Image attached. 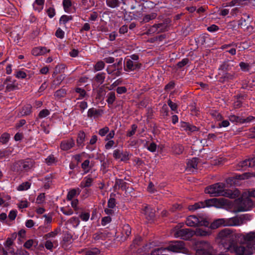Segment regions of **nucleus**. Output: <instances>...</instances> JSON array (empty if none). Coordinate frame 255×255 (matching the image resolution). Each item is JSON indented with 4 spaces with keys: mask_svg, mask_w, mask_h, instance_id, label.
Masks as SVG:
<instances>
[{
    "mask_svg": "<svg viewBox=\"0 0 255 255\" xmlns=\"http://www.w3.org/2000/svg\"><path fill=\"white\" fill-rule=\"evenodd\" d=\"M222 245L226 249L236 239V237L229 229H225L220 231L218 235Z\"/></svg>",
    "mask_w": 255,
    "mask_h": 255,
    "instance_id": "obj_3",
    "label": "nucleus"
},
{
    "mask_svg": "<svg viewBox=\"0 0 255 255\" xmlns=\"http://www.w3.org/2000/svg\"><path fill=\"white\" fill-rule=\"evenodd\" d=\"M106 98V102L109 105H113L116 99L115 93L114 92H110L107 94Z\"/></svg>",
    "mask_w": 255,
    "mask_h": 255,
    "instance_id": "obj_35",
    "label": "nucleus"
},
{
    "mask_svg": "<svg viewBox=\"0 0 255 255\" xmlns=\"http://www.w3.org/2000/svg\"><path fill=\"white\" fill-rule=\"evenodd\" d=\"M50 114V112L47 109H43L41 110L39 114H38V117L40 119H42L46 117Z\"/></svg>",
    "mask_w": 255,
    "mask_h": 255,
    "instance_id": "obj_62",
    "label": "nucleus"
},
{
    "mask_svg": "<svg viewBox=\"0 0 255 255\" xmlns=\"http://www.w3.org/2000/svg\"><path fill=\"white\" fill-rule=\"evenodd\" d=\"M156 24H157V26L158 27L157 28V29L158 30L159 33L167 31V24H166L165 23H157Z\"/></svg>",
    "mask_w": 255,
    "mask_h": 255,
    "instance_id": "obj_56",
    "label": "nucleus"
},
{
    "mask_svg": "<svg viewBox=\"0 0 255 255\" xmlns=\"http://www.w3.org/2000/svg\"><path fill=\"white\" fill-rule=\"evenodd\" d=\"M75 92L79 94V97L78 98H77V100H81L83 99L86 95V91L82 88H76L75 89Z\"/></svg>",
    "mask_w": 255,
    "mask_h": 255,
    "instance_id": "obj_49",
    "label": "nucleus"
},
{
    "mask_svg": "<svg viewBox=\"0 0 255 255\" xmlns=\"http://www.w3.org/2000/svg\"><path fill=\"white\" fill-rule=\"evenodd\" d=\"M46 12L50 18H53L56 14L55 9L53 7H50L46 10Z\"/></svg>",
    "mask_w": 255,
    "mask_h": 255,
    "instance_id": "obj_57",
    "label": "nucleus"
},
{
    "mask_svg": "<svg viewBox=\"0 0 255 255\" xmlns=\"http://www.w3.org/2000/svg\"><path fill=\"white\" fill-rule=\"evenodd\" d=\"M62 4L64 11L66 12L69 13L70 12L71 7L72 6L71 0H63Z\"/></svg>",
    "mask_w": 255,
    "mask_h": 255,
    "instance_id": "obj_42",
    "label": "nucleus"
},
{
    "mask_svg": "<svg viewBox=\"0 0 255 255\" xmlns=\"http://www.w3.org/2000/svg\"><path fill=\"white\" fill-rule=\"evenodd\" d=\"M193 236L205 237L209 235V232L201 228H197L193 230Z\"/></svg>",
    "mask_w": 255,
    "mask_h": 255,
    "instance_id": "obj_36",
    "label": "nucleus"
},
{
    "mask_svg": "<svg viewBox=\"0 0 255 255\" xmlns=\"http://www.w3.org/2000/svg\"><path fill=\"white\" fill-rule=\"evenodd\" d=\"M141 63L138 61H133L131 59H125L124 70L127 72L133 71L140 68Z\"/></svg>",
    "mask_w": 255,
    "mask_h": 255,
    "instance_id": "obj_11",
    "label": "nucleus"
},
{
    "mask_svg": "<svg viewBox=\"0 0 255 255\" xmlns=\"http://www.w3.org/2000/svg\"><path fill=\"white\" fill-rule=\"evenodd\" d=\"M204 204L205 207H209L211 206H216L219 203H220V201L219 199L217 198H212L210 199H207L203 202Z\"/></svg>",
    "mask_w": 255,
    "mask_h": 255,
    "instance_id": "obj_27",
    "label": "nucleus"
},
{
    "mask_svg": "<svg viewBox=\"0 0 255 255\" xmlns=\"http://www.w3.org/2000/svg\"><path fill=\"white\" fill-rule=\"evenodd\" d=\"M16 237V235H12V238H7L6 241L5 242L4 245L5 247V248L7 249V250L8 251V253L9 252H14V250L11 248V246L12 245L13 243V240Z\"/></svg>",
    "mask_w": 255,
    "mask_h": 255,
    "instance_id": "obj_29",
    "label": "nucleus"
},
{
    "mask_svg": "<svg viewBox=\"0 0 255 255\" xmlns=\"http://www.w3.org/2000/svg\"><path fill=\"white\" fill-rule=\"evenodd\" d=\"M66 95V90L65 89H60L57 90L54 93V96L57 99L64 98Z\"/></svg>",
    "mask_w": 255,
    "mask_h": 255,
    "instance_id": "obj_48",
    "label": "nucleus"
},
{
    "mask_svg": "<svg viewBox=\"0 0 255 255\" xmlns=\"http://www.w3.org/2000/svg\"><path fill=\"white\" fill-rule=\"evenodd\" d=\"M81 192V190L79 188L72 189L70 190L67 194V200L71 201L77 195H79Z\"/></svg>",
    "mask_w": 255,
    "mask_h": 255,
    "instance_id": "obj_30",
    "label": "nucleus"
},
{
    "mask_svg": "<svg viewBox=\"0 0 255 255\" xmlns=\"http://www.w3.org/2000/svg\"><path fill=\"white\" fill-rule=\"evenodd\" d=\"M184 150V147L180 144L175 145L174 147V152L177 154H181Z\"/></svg>",
    "mask_w": 255,
    "mask_h": 255,
    "instance_id": "obj_60",
    "label": "nucleus"
},
{
    "mask_svg": "<svg viewBox=\"0 0 255 255\" xmlns=\"http://www.w3.org/2000/svg\"><path fill=\"white\" fill-rule=\"evenodd\" d=\"M237 77V75L235 72L231 71L230 73L225 72L223 74L222 76H221L219 78V82L221 83H224L225 82L229 81L230 80H233L235 79Z\"/></svg>",
    "mask_w": 255,
    "mask_h": 255,
    "instance_id": "obj_16",
    "label": "nucleus"
},
{
    "mask_svg": "<svg viewBox=\"0 0 255 255\" xmlns=\"http://www.w3.org/2000/svg\"><path fill=\"white\" fill-rule=\"evenodd\" d=\"M57 161L54 155L50 154L45 159V162L48 165H51Z\"/></svg>",
    "mask_w": 255,
    "mask_h": 255,
    "instance_id": "obj_52",
    "label": "nucleus"
},
{
    "mask_svg": "<svg viewBox=\"0 0 255 255\" xmlns=\"http://www.w3.org/2000/svg\"><path fill=\"white\" fill-rule=\"evenodd\" d=\"M164 248L165 251L169 252L180 253L185 249V244L183 241H172L167 247Z\"/></svg>",
    "mask_w": 255,
    "mask_h": 255,
    "instance_id": "obj_10",
    "label": "nucleus"
},
{
    "mask_svg": "<svg viewBox=\"0 0 255 255\" xmlns=\"http://www.w3.org/2000/svg\"><path fill=\"white\" fill-rule=\"evenodd\" d=\"M94 181V179L90 175H88L84 178L80 182V187L81 188H85L91 187Z\"/></svg>",
    "mask_w": 255,
    "mask_h": 255,
    "instance_id": "obj_19",
    "label": "nucleus"
},
{
    "mask_svg": "<svg viewBox=\"0 0 255 255\" xmlns=\"http://www.w3.org/2000/svg\"><path fill=\"white\" fill-rule=\"evenodd\" d=\"M86 138V134L83 130L80 131L77 135L76 139L77 145L79 147H83Z\"/></svg>",
    "mask_w": 255,
    "mask_h": 255,
    "instance_id": "obj_23",
    "label": "nucleus"
},
{
    "mask_svg": "<svg viewBox=\"0 0 255 255\" xmlns=\"http://www.w3.org/2000/svg\"><path fill=\"white\" fill-rule=\"evenodd\" d=\"M222 196H226L231 199L235 198L237 197L236 193H233L230 190L226 191L225 189L224 190V194Z\"/></svg>",
    "mask_w": 255,
    "mask_h": 255,
    "instance_id": "obj_58",
    "label": "nucleus"
},
{
    "mask_svg": "<svg viewBox=\"0 0 255 255\" xmlns=\"http://www.w3.org/2000/svg\"><path fill=\"white\" fill-rule=\"evenodd\" d=\"M179 226L172 229L173 236L176 238H179L184 240H189L193 237V230L191 229H180Z\"/></svg>",
    "mask_w": 255,
    "mask_h": 255,
    "instance_id": "obj_5",
    "label": "nucleus"
},
{
    "mask_svg": "<svg viewBox=\"0 0 255 255\" xmlns=\"http://www.w3.org/2000/svg\"><path fill=\"white\" fill-rule=\"evenodd\" d=\"M52 175H48L45 176L42 180L44 183L43 187L45 189H48L50 187L52 183Z\"/></svg>",
    "mask_w": 255,
    "mask_h": 255,
    "instance_id": "obj_33",
    "label": "nucleus"
},
{
    "mask_svg": "<svg viewBox=\"0 0 255 255\" xmlns=\"http://www.w3.org/2000/svg\"><path fill=\"white\" fill-rule=\"evenodd\" d=\"M122 58H120L118 62L113 64L115 65V67L117 68L118 70L117 72L116 73V76H120L122 74Z\"/></svg>",
    "mask_w": 255,
    "mask_h": 255,
    "instance_id": "obj_50",
    "label": "nucleus"
},
{
    "mask_svg": "<svg viewBox=\"0 0 255 255\" xmlns=\"http://www.w3.org/2000/svg\"><path fill=\"white\" fill-rule=\"evenodd\" d=\"M92 166L90 164V161L89 159L85 160L81 164V168L85 174L88 173Z\"/></svg>",
    "mask_w": 255,
    "mask_h": 255,
    "instance_id": "obj_34",
    "label": "nucleus"
},
{
    "mask_svg": "<svg viewBox=\"0 0 255 255\" xmlns=\"http://www.w3.org/2000/svg\"><path fill=\"white\" fill-rule=\"evenodd\" d=\"M29 203L27 200H21L17 204L18 207L20 209H24L28 207Z\"/></svg>",
    "mask_w": 255,
    "mask_h": 255,
    "instance_id": "obj_61",
    "label": "nucleus"
},
{
    "mask_svg": "<svg viewBox=\"0 0 255 255\" xmlns=\"http://www.w3.org/2000/svg\"><path fill=\"white\" fill-rule=\"evenodd\" d=\"M109 127L106 126L104 128L99 129L98 131L99 134L101 136H104L109 132Z\"/></svg>",
    "mask_w": 255,
    "mask_h": 255,
    "instance_id": "obj_64",
    "label": "nucleus"
},
{
    "mask_svg": "<svg viewBox=\"0 0 255 255\" xmlns=\"http://www.w3.org/2000/svg\"><path fill=\"white\" fill-rule=\"evenodd\" d=\"M158 27L156 24H154L152 26H150L147 30L144 33L146 35H150L155 33H159L157 28Z\"/></svg>",
    "mask_w": 255,
    "mask_h": 255,
    "instance_id": "obj_46",
    "label": "nucleus"
},
{
    "mask_svg": "<svg viewBox=\"0 0 255 255\" xmlns=\"http://www.w3.org/2000/svg\"><path fill=\"white\" fill-rule=\"evenodd\" d=\"M3 85H6L5 89L7 92H11L18 89V84L16 80L12 79L10 76L6 78L3 82Z\"/></svg>",
    "mask_w": 255,
    "mask_h": 255,
    "instance_id": "obj_14",
    "label": "nucleus"
},
{
    "mask_svg": "<svg viewBox=\"0 0 255 255\" xmlns=\"http://www.w3.org/2000/svg\"><path fill=\"white\" fill-rule=\"evenodd\" d=\"M131 155L127 151H122L120 149H116L113 152V157L116 159H120L121 161L127 162L130 157Z\"/></svg>",
    "mask_w": 255,
    "mask_h": 255,
    "instance_id": "obj_13",
    "label": "nucleus"
},
{
    "mask_svg": "<svg viewBox=\"0 0 255 255\" xmlns=\"http://www.w3.org/2000/svg\"><path fill=\"white\" fill-rule=\"evenodd\" d=\"M228 252L234 255H252L251 248H247L238 238L236 239L226 249Z\"/></svg>",
    "mask_w": 255,
    "mask_h": 255,
    "instance_id": "obj_2",
    "label": "nucleus"
},
{
    "mask_svg": "<svg viewBox=\"0 0 255 255\" xmlns=\"http://www.w3.org/2000/svg\"><path fill=\"white\" fill-rule=\"evenodd\" d=\"M131 129L130 130H128L127 133V136L128 137H131L133 135H134L135 133L137 127L136 125L133 124L131 126Z\"/></svg>",
    "mask_w": 255,
    "mask_h": 255,
    "instance_id": "obj_59",
    "label": "nucleus"
},
{
    "mask_svg": "<svg viewBox=\"0 0 255 255\" xmlns=\"http://www.w3.org/2000/svg\"><path fill=\"white\" fill-rule=\"evenodd\" d=\"M105 66V64L104 61L101 60L99 61L94 66V72L101 71L104 69Z\"/></svg>",
    "mask_w": 255,
    "mask_h": 255,
    "instance_id": "obj_44",
    "label": "nucleus"
},
{
    "mask_svg": "<svg viewBox=\"0 0 255 255\" xmlns=\"http://www.w3.org/2000/svg\"><path fill=\"white\" fill-rule=\"evenodd\" d=\"M32 112V106L30 104L24 106L18 113L19 117H24L29 115Z\"/></svg>",
    "mask_w": 255,
    "mask_h": 255,
    "instance_id": "obj_21",
    "label": "nucleus"
},
{
    "mask_svg": "<svg viewBox=\"0 0 255 255\" xmlns=\"http://www.w3.org/2000/svg\"><path fill=\"white\" fill-rule=\"evenodd\" d=\"M186 224L189 227H208L209 222L203 217L200 216L190 215L187 217Z\"/></svg>",
    "mask_w": 255,
    "mask_h": 255,
    "instance_id": "obj_4",
    "label": "nucleus"
},
{
    "mask_svg": "<svg viewBox=\"0 0 255 255\" xmlns=\"http://www.w3.org/2000/svg\"><path fill=\"white\" fill-rule=\"evenodd\" d=\"M199 159L197 157H194L189 159L187 163L186 170L191 171L192 169H196Z\"/></svg>",
    "mask_w": 255,
    "mask_h": 255,
    "instance_id": "obj_20",
    "label": "nucleus"
},
{
    "mask_svg": "<svg viewBox=\"0 0 255 255\" xmlns=\"http://www.w3.org/2000/svg\"><path fill=\"white\" fill-rule=\"evenodd\" d=\"M225 188V184L224 183L219 182L207 187L205 188V192L211 196L217 197L224 194Z\"/></svg>",
    "mask_w": 255,
    "mask_h": 255,
    "instance_id": "obj_8",
    "label": "nucleus"
},
{
    "mask_svg": "<svg viewBox=\"0 0 255 255\" xmlns=\"http://www.w3.org/2000/svg\"><path fill=\"white\" fill-rule=\"evenodd\" d=\"M122 2L125 4L124 0H106L107 5L112 8L119 7Z\"/></svg>",
    "mask_w": 255,
    "mask_h": 255,
    "instance_id": "obj_26",
    "label": "nucleus"
},
{
    "mask_svg": "<svg viewBox=\"0 0 255 255\" xmlns=\"http://www.w3.org/2000/svg\"><path fill=\"white\" fill-rule=\"evenodd\" d=\"M86 255H98L100 253V251L97 248L86 249L85 251Z\"/></svg>",
    "mask_w": 255,
    "mask_h": 255,
    "instance_id": "obj_43",
    "label": "nucleus"
},
{
    "mask_svg": "<svg viewBox=\"0 0 255 255\" xmlns=\"http://www.w3.org/2000/svg\"><path fill=\"white\" fill-rule=\"evenodd\" d=\"M131 229L128 224H125L122 227V234L125 239H127L131 234Z\"/></svg>",
    "mask_w": 255,
    "mask_h": 255,
    "instance_id": "obj_32",
    "label": "nucleus"
},
{
    "mask_svg": "<svg viewBox=\"0 0 255 255\" xmlns=\"http://www.w3.org/2000/svg\"><path fill=\"white\" fill-rule=\"evenodd\" d=\"M238 238L244 243L247 248H251V252L253 254L255 251V232H250L246 234H241Z\"/></svg>",
    "mask_w": 255,
    "mask_h": 255,
    "instance_id": "obj_7",
    "label": "nucleus"
},
{
    "mask_svg": "<svg viewBox=\"0 0 255 255\" xmlns=\"http://www.w3.org/2000/svg\"><path fill=\"white\" fill-rule=\"evenodd\" d=\"M249 160L246 159L244 161L240 162L236 166V169L238 170H245L249 167Z\"/></svg>",
    "mask_w": 255,
    "mask_h": 255,
    "instance_id": "obj_37",
    "label": "nucleus"
},
{
    "mask_svg": "<svg viewBox=\"0 0 255 255\" xmlns=\"http://www.w3.org/2000/svg\"><path fill=\"white\" fill-rule=\"evenodd\" d=\"M9 137V134L6 132H4L0 136V142L2 144H5L8 141Z\"/></svg>",
    "mask_w": 255,
    "mask_h": 255,
    "instance_id": "obj_55",
    "label": "nucleus"
},
{
    "mask_svg": "<svg viewBox=\"0 0 255 255\" xmlns=\"http://www.w3.org/2000/svg\"><path fill=\"white\" fill-rule=\"evenodd\" d=\"M31 183L29 182L26 181L23 182L20 184L17 187V190L18 191H24L27 190L30 188Z\"/></svg>",
    "mask_w": 255,
    "mask_h": 255,
    "instance_id": "obj_47",
    "label": "nucleus"
},
{
    "mask_svg": "<svg viewBox=\"0 0 255 255\" xmlns=\"http://www.w3.org/2000/svg\"><path fill=\"white\" fill-rule=\"evenodd\" d=\"M196 255H213V249L211 244L206 241H200L197 244Z\"/></svg>",
    "mask_w": 255,
    "mask_h": 255,
    "instance_id": "obj_9",
    "label": "nucleus"
},
{
    "mask_svg": "<svg viewBox=\"0 0 255 255\" xmlns=\"http://www.w3.org/2000/svg\"><path fill=\"white\" fill-rule=\"evenodd\" d=\"M234 68L233 62L229 61L224 62L220 67L219 69L222 70L224 73L232 71V70Z\"/></svg>",
    "mask_w": 255,
    "mask_h": 255,
    "instance_id": "obj_25",
    "label": "nucleus"
},
{
    "mask_svg": "<svg viewBox=\"0 0 255 255\" xmlns=\"http://www.w3.org/2000/svg\"><path fill=\"white\" fill-rule=\"evenodd\" d=\"M175 84L173 81H171L164 87V90L165 91H168L173 89L175 87Z\"/></svg>",
    "mask_w": 255,
    "mask_h": 255,
    "instance_id": "obj_63",
    "label": "nucleus"
},
{
    "mask_svg": "<svg viewBox=\"0 0 255 255\" xmlns=\"http://www.w3.org/2000/svg\"><path fill=\"white\" fill-rule=\"evenodd\" d=\"M157 16V13L155 12H152L150 14H145L143 16L142 22L146 23L150 20L154 19Z\"/></svg>",
    "mask_w": 255,
    "mask_h": 255,
    "instance_id": "obj_39",
    "label": "nucleus"
},
{
    "mask_svg": "<svg viewBox=\"0 0 255 255\" xmlns=\"http://www.w3.org/2000/svg\"><path fill=\"white\" fill-rule=\"evenodd\" d=\"M60 230V229H56L55 230H54V231L53 232H51L50 233H48L46 234H45L43 238L45 239V240H47V239L48 238H55L56 235L58 234L59 231Z\"/></svg>",
    "mask_w": 255,
    "mask_h": 255,
    "instance_id": "obj_54",
    "label": "nucleus"
},
{
    "mask_svg": "<svg viewBox=\"0 0 255 255\" xmlns=\"http://www.w3.org/2000/svg\"><path fill=\"white\" fill-rule=\"evenodd\" d=\"M210 114L213 118L217 121H220L223 119L222 115L216 110L210 111Z\"/></svg>",
    "mask_w": 255,
    "mask_h": 255,
    "instance_id": "obj_41",
    "label": "nucleus"
},
{
    "mask_svg": "<svg viewBox=\"0 0 255 255\" xmlns=\"http://www.w3.org/2000/svg\"><path fill=\"white\" fill-rule=\"evenodd\" d=\"M50 51L45 47H36L34 48L31 51V53L34 56H39L43 55Z\"/></svg>",
    "mask_w": 255,
    "mask_h": 255,
    "instance_id": "obj_22",
    "label": "nucleus"
},
{
    "mask_svg": "<svg viewBox=\"0 0 255 255\" xmlns=\"http://www.w3.org/2000/svg\"><path fill=\"white\" fill-rule=\"evenodd\" d=\"M229 120L232 123H239L242 124V118L235 115H231L228 117Z\"/></svg>",
    "mask_w": 255,
    "mask_h": 255,
    "instance_id": "obj_53",
    "label": "nucleus"
},
{
    "mask_svg": "<svg viewBox=\"0 0 255 255\" xmlns=\"http://www.w3.org/2000/svg\"><path fill=\"white\" fill-rule=\"evenodd\" d=\"M103 111L100 109H96L94 108H90L87 112V116L89 118H97L102 115Z\"/></svg>",
    "mask_w": 255,
    "mask_h": 255,
    "instance_id": "obj_18",
    "label": "nucleus"
},
{
    "mask_svg": "<svg viewBox=\"0 0 255 255\" xmlns=\"http://www.w3.org/2000/svg\"><path fill=\"white\" fill-rule=\"evenodd\" d=\"M108 234L106 231H99L93 235L92 239L95 242L100 240L104 241L108 237Z\"/></svg>",
    "mask_w": 255,
    "mask_h": 255,
    "instance_id": "obj_17",
    "label": "nucleus"
},
{
    "mask_svg": "<svg viewBox=\"0 0 255 255\" xmlns=\"http://www.w3.org/2000/svg\"><path fill=\"white\" fill-rule=\"evenodd\" d=\"M105 78L106 73L104 72H100L96 75L94 78V80L96 83L101 85L104 82Z\"/></svg>",
    "mask_w": 255,
    "mask_h": 255,
    "instance_id": "obj_31",
    "label": "nucleus"
},
{
    "mask_svg": "<svg viewBox=\"0 0 255 255\" xmlns=\"http://www.w3.org/2000/svg\"><path fill=\"white\" fill-rule=\"evenodd\" d=\"M45 0H35L33 4V9L40 12L43 8Z\"/></svg>",
    "mask_w": 255,
    "mask_h": 255,
    "instance_id": "obj_28",
    "label": "nucleus"
},
{
    "mask_svg": "<svg viewBox=\"0 0 255 255\" xmlns=\"http://www.w3.org/2000/svg\"><path fill=\"white\" fill-rule=\"evenodd\" d=\"M75 145V140L73 138L62 140L60 144V149L63 151H67Z\"/></svg>",
    "mask_w": 255,
    "mask_h": 255,
    "instance_id": "obj_15",
    "label": "nucleus"
},
{
    "mask_svg": "<svg viewBox=\"0 0 255 255\" xmlns=\"http://www.w3.org/2000/svg\"><path fill=\"white\" fill-rule=\"evenodd\" d=\"M73 19V16L63 15L61 16L59 19V24L66 25V24Z\"/></svg>",
    "mask_w": 255,
    "mask_h": 255,
    "instance_id": "obj_40",
    "label": "nucleus"
},
{
    "mask_svg": "<svg viewBox=\"0 0 255 255\" xmlns=\"http://www.w3.org/2000/svg\"><path fill=\"white\" fill-rule=\"evenodd\" d=\"M35 162L31 158L18 161L14 164V170L17 171H29L35 167Z\"/></svg>",
    "mask_w": 255,
    "mask_h": 255,
    "instance_id": "obj_6",
    "label": "nucleus"
},
{
    "mask_svg": "<svg viewBox=\"0 0 255 255\" xmlns=\"http://www.w3.org/2000/svg\"><path fill=\"white\" fill-rule=\"evenodd\" d=\"M106 71L108 74L112 75L114 78L118 77L119 76H116V73L117 72V69L115 67V65H110L108 66Z\"/></svg>",
    "mask_w": 255,
    "mask_h": 255,
    "instance_id": "obj_38",
    "label": "nucleus"
},
{
    "mask_svg": "<svg viewBox=\"0 0 255 255\" xmlns=\"http://www.w3.org/2000/svg\"><path fill=\"white\" fill-rule=\"evenodd\" d=\"M143 213L145 215L146 218L148 220L153 219L155 216L154 210L147 206L144 207Z\"/></svg>",
    "mask_w": 255,
    "mask_h": 255,
    "instance_id": "obj_24",
    "label": "nucleus"
},
{
    "mask_svg": "<svg viewBox=\"0 0 255 255\" xmlns=\"http://www.w3.org/2000/svg\"><path fill=\"white\" fill-rule=\"evenodd\" d=\"M253 201L249 198L243 199L240 205L237 207L236 212H243L249 210L253 206Z\"/></svg>",
    "mask_w": 255,
    "mask_h": 255,
    "instance_id": "obj_12",
    "label": "nucleus"
},
{
    "mask_svg": "<svg viewBox=\"0 0 255 255\" xmlns=\"http://www.w3.org/2000/svg\"><path fill=\"white\" fill-rule=\"evenodd\" d=\"M250 220V217L248 214L230 218H220L214 220L211 224L209 223L208 227L211 229H216L222 226H238L245 223L246 221Z\"/></svg>",
    "mask_w": 255,
    "mask_h": 255,
    "instance_id": "obj_1",
    "label": "nucleus"
},
{
    "mask_svg": "<svg viewBox=\"0 0 255 255\" xmlns=\"http://www.w3.org/2000/svg\"><path fill=\"white\" fill-rule=\"evenodd\" d=\"M14 76L18 79H25L27 78V73L25 70H17L15 71Z\"/></svg>",
    "mask_w": 255,
    "mask_h": 255,
    "instance_id": "obj_51",
    "label": "nucleus"
},
{
    "mask_svg": "<svg viewBox=\"0 0 255 255\" xmlns=\"http://www.w3.org/2000/svg\"><path fill=\"white\" fill-rule=\"evenodd\" d=\"M202 208H204V204L203 202H199L188 206V209L190 211H195Z\"/></svg>",
    "mask_w": 255,
    "mask_h": 255,
    "instance_id": "obj_45",
    "label": "nucleus"
}]
</instances>
